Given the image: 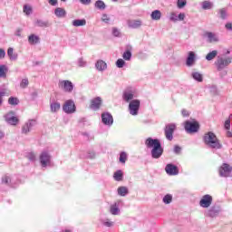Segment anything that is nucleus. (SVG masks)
<instances>
[{
    "instance_id": "obj_35",
    "label": "nucleus",
    "mask_w": 232,
    "mask_h": 232,
    "mask_svg": "<svg viewBox=\"0 0 232 232\" xmlns=\"http://www.w3.org/2000/svg\"><path fill=\"white\" fill-rule=\"evenodd\" d=\"M1 77H6V66L0 65V78Z\"/></svg>"
},
{
    "instance_id": "obj_11",
    "label": "nucleus",
    "mask_w": 232,
    "mask_h": 232,
    "mask_svg": "<svg viewBox=\"0 0 232 232\" xmlns=\"http://www.w3.org/2000/svg\"><path fill=\"white\" fill-rule=\"evenodd\" d=\"M50 159H52V157L50 156V154H48V152L44 151L41 153L40 163L43 166V168H46V166H50Z\"/></svg>"
},
{
    "instance_id": "obj_33",
    "label": "nucleus",
    "mask_w": 232,
    "mask_h": 232,
    "mask_svg": "<svg viewBox=\"0 0 232 232\" xmlns=\"http://www.w3.org/2000/svg\"><path fill=\"white\" fill-rule=\"evenodd\" d=\"M8 103L12 106H16V104H19V100L17 98L10 97L8 99Z\"/></svg>"
},
{
    "instance_id": "obj_13",
    "label": "nucleus",
    "mask_w": 232,
    "mask_h": 232,
    "mask_svg": "<svg viewBox=\"0 0 232 232\" xmlns=\"http://www.w3.org/2000/svg\"><path fill=\"white\" fill-rule=\"evenodd\" d=\"M5 121L12 126H17L19 119L14 115V112H9L5 115Z\"/></svg>"
},
{
    "instance_id": "obj_5",
    "label": "nucleus",
    "mask_w": 232,
    "mask_h": 232,
    "mask_svg": "<svg viewBox=\"0 0 232 232\" xmlns=\"http://www.w3.org/2000/svg\"><path fill=\"white\" fill-rule=\"evenodd\" d=\"M218 70H224L226 66L231 64V58H218L215 63Z\"/></svg>"
},
{
    "instance_id": "obj_4",
    "label": "nucleus",
    "mask_w": 232,
    "mask_h": 232,
    "mask_svg": "<svg viewBox=\"0 0 232 232\" xmlns=\"http://www.w3.org/2000/svg\"><path fill=\"white\" fill-rule=\"evenodd\" d=\"M140 108V101L132 100L129 104V111L130 115H138Z\"/></svg>"
},
{
    "instance_id": "obj_51",
    "label": "nucleus",
    "mask_w": 232,
    "mask_h": 232,
    "mask_svg": "<svg viewBox=\"0 0 232 232\" xmlns=\"http://www.w3.org/2000/svg\"><path fill=\"white\" fill-rule=\"evenodd\" d=\"M27 159L30 160H35V154L34 152H29L27 154Z\"/></svg>"
},
{
    "instance_id": "obj_21",
    "label": "nucleus",
    "mask_w": 232,
    "mask_h": 232,
    "mask_svg": "<svg viewBox=\"0 0 232 232\" xmlns=\"http://www.w3.org/2000/svg\"><path fill=\"white\" fill-rule=\"evenodd\" d=\"M56 17H66V10L64 8L58 7L54 10Z\"/></svg>"
},
{
    "instance_id": "obj_34",
    "label": "nucleus",
    "mask_w": 232,
    "mask_h": 232,
    "mask_svg": "<svg viewBox=\"0 0 232 232\" xmlns=\"http://www.w3.org/2000/svg\"><path fill=\"white\" fill-rule=\"evenodd\" d=\"M123 99H124V101H126V102H130V101H131V99H133V93L125 92L123 94Z\"/></svg>"
},
{
    "instance_id": "obj_3",
    "label": "nucleus",
    "mask_w": 232,
    "mask_h": 232,
    "mask_svg": "<svg viewBox=\"0 0 232 232\" xmlns=\"http://www.w3.org/2000/svg\"><path fill=\"white\" fill-rule=\"evenodd\" d=\"M184 128L187 133H197L198 130H200V123L195 120L186 121L184 123Z\"/></svg>"
},
{
    "instance_id": "obj_40",
    "label": "nucleus",
    "mask_w": 232,
    "mask_h": 232,
    "mask_svg": "<svg viewBox=\"0 0 232 232\" xmlns=\"http://www.w3.org/2000/svg\"><path fill=\"white\" fill-rule=\"evenodd\" d=\"M193 79H195L196 81H198V82H202V74L198 73V72H194L192 74Z\"/></svg>"
},
{
    "instance_id": "obj_30",
    "label": "nucleus",
    "mask_w": 232,
    "mask_h": 232,
    "mask_svg": "<svg viewBox=\"0 0 232 232\" xmlns=\"http://www.w3.org/2000/svg\"><path fill=\"white\" fill-rule=\"evenodd\" d=\"M36 24L41 28H47V26H50V23H48V21H43V20H37Z\"/></svg>"
},
{
    "instance_id": "obj_28",
    "label": "nucleus",
    "mask_w": 232,
    "mask_h": 232,
    "mask_svg": "<svg viewBox=\"0 0 232 232\" xmlns=\"http://www.w3.org/2000/svg\"><path fill=\"white\" fill-rule=\"evenodd\" d=\"M118 195H120L121 197H126V195H128V188L126 187L118 188Z\"/></svg>"
},
{
    "instance_id": "obj_42",
    "label": "nucleus",
    "mask_w": 232,
    "mask_h": 232,
    "mask_svg": "<svg viewBox=\"0 0 232 232\" xmlns=\"http://www.w3.org/2000/svg\"><path fill=\"white\" fill-rule=\"evenodd\" d=\"M124 64H126V62H124V60H122V59H118L116 62V66L118 68H123Z\"/></svg>"
},
{
    "instance_id": "obj_58",
    "label": "nucleus",
    "mask_w": 232,
    "mask_h": 232,
    "mask_svg": "<svg viewBox=\"0 0 232 232\" xmlns=\"http://www.w3.org/2000/svg\"><path fill=\"white\" fill-rule=\"evenodd\" d=\"M80 2H81L82 5H90V3H92V0H80Z\"/></svg>"
},
{
    "instance_id": "obj_41",
    "label": "nucleus",
    "mask_w": 232,
    "mask_h": 232,
    "mask_svg": "<svg viewBox=\"0 0 232 232\" xmlns=\"http://www.w3.org/2000/svg\"><path fill=\"white\" fill-rule=\"evenodd\" d=\"M122 57L125 61H130V59H131V52L126 51L125 53H123Z\"/></svg>"
},
{
    "instance_id": "obj_43",
    "label": "nucleus",
    "mask_w": 232,
    "mask_h": 232,
    "mask_svg": "<svg viewBox=\"0 0 232 232\" xmlns=\"http://www.w3.org/2000/svg\"><path fill=\"white\" fill-rule=\"evenodd\" d=\"M186 5H188L186 0H178V8H184Z\"/></svg>"
},
{
    "instance_id": "obj_48",
    "label": "nucleus",
    "mask_w": 232,
    "mask_h": 232,
    "mask_svg": "<svg viewBox=\"0 0 232 232\" xmlns=\"http://www.w3.org/2000/svg\"><path fill=\"white\" fill-rule=\"evenodd\" d=\"M209 217H216V215H218V210H215V208H211L208 211Z\"/></svg>"
},
{
    "instance_id": "obj_54",
    "label": "nucleus",
    "mask_w": 232,
    "mask_h": 232,
    "mask_svg": "<svg viewBox=\"0 0 232 232\" xmlns=\"http://www.w3.org/2000/svg\"><path fill=\"white\" fill-rule=\"evenodd\" d=\"M103 225L106 226V227H111L113 226V222L105 221V222H103Z\"/></svg>"
},
{
    "instance_id": "obj_23",
    "label": "nucleus",
    "mask_w": 232,
    "mask_h": 232,
    "mask_svg": "<svg viewBox=\"0 0 232 232\" xmlns=\"http://www.w3.org/2000/svg\"><path fill=\"white\" fill-rule=\"evenodd\" d=\"M161 16H162V13H160V10H155L150 14L151 19H153L154 21H159Z\"/></svg>"
},
{
    "instance_id": "obj_32",
    "label": "nucleus",
    "mask_w": 232,
    "mask_h": 232,
    "mask_svg": "<svg viewBox=\"0 0 232 232\" xmlns=\"http://www.w3.org/2000/svg\"><path fill=\"white\" fill-rule=\"evenodd\" d=\"M95 6L96 8H99V10H104V8H106V5L104 4V2L99 0L95 3Z\"/></svg>"
},
{
    "instance_id": "obj_59",
    "label": "nucleus",
    "mask_w": 232,
    "mask_h": 232,
    "mask_svg": "<svg viewBox=\"0 0 232 232\" xmlns=\"http://www.w3.org/2000/svg\"><path fill=\"white\" fill-rule=\"evenodd\" d=\"M181 113H182L183 117H189V112H188V111H186V110H183L181 111Z\"/></svg>"
},
{
    "instance_id": "obj_37",
    "label": "nucleus",
    "mask_w": 232,
    "mask_h": 232,
    "mask_svg": "<svg viewBox=\"0 0 232 232\" xmlns=\"http://www.w3.org/2000/svg\"><path fill=\"white\" fill-rule=\"evenodd\" d=\"M30 84V82L28 79H23L22 82H20V87L21 88H28V85Z\"/></svg>"
},
{
    "instance_id": "obj_64",
    "label": "nucleus",
    "mask_w": 232,
    "mask_h": 232,
    "mask_svg": "<svg viewBox=\"0 0 232 232\" xmlns=\"http://www.w3.org/2000/svg\"><path fill=\"white\" fill-rule=\"evenodd\" d=\"M112 1H118V0H112Z\"/></svg>"
},
{
    "instance_id": "obj_38",
    "label": "nucleus",
    "mask_w": 232,
    "mask_h": 232,
    "mask_svg": "<svg viewBox=\"0 0 232 232\" xmlns=\"http://www.w3.org/2000/svg\"><path fill=\"white\" fill-rule=\"evenodd\" d=\"M171 200H173V197H171V195H166L163 198L164 204H171Z\"/></svg>"
},
{
    "instance_id": "obj_2",
    "label": "nucleus",
    "mask_w": 232,
    "mask_h": 232,
    "mask_svg": "<svg viewBox=\"0 0 232 232\" xmlns=\"http://www.w3.org/2000/svg\"><path fill=\"white\" fill-rule=\"evenodd\" d=\"M203 141L208 148L212 150H220L222 149V143L220 140L217 137V135L211 131H208L204 134Z\"/></svg>"
},
{
    "instance_id": "obj_61",
    "label": "nucleus",
    "mask_w": 232,
    "mask_h": 232,
    "mask_svg": "<svg viewBox=\"0 0 232 232\" xmlns=\"http://www.w3.org/2000/svg\"><path fill=\"white\" fill-rule=\"evenodd\" d=\"M225 26H226L227 30H232V24L231 23L227 24Z\"/></svg>"
},
{
    "instance_id": "obj_27",
    "label": "nucleus",
    "mask_w": 232,
    "mask_h": 232,
    "mask_svg": "<svg viewBox=\"0 0 232 232\" xmlns=\"http://www.w3.org/2000/svg\"><path fill=\"white\" fill-rule=\"evenodd\" d=\"M60 110H61V103L53 102L51 104V111L53 113H55L56 111H59Z\"/></svg>"
},
{
    "instance_id": "obj_55",
    "label": "nucleus",
    "mask_w": 232,
    "mask_h": 232,
    "mask_svg": "<svg viewBox=\"0 0 232 232\" xmlns=\"http://www.w3.org/2000/svg\"><path fill=\"white\" fill-rule=\"evenodd\" d=\"M5 55H6V53L0 48V59H5Z\"/></svg>"
},
{
    "instance_id": "obj_62",
    "label": "nucleus",
    "mask_w": 232,
    "mask_h": 232,
    "mask_svg": "<svg viewBox=\"0 0 232 232\" xmlns=\"http://www.w3.org/2000/svg\"><path fill=\"white\" fill-rule=\"evenodd\" d=\"M227 137H228V138L232 137V132L230 130L227 131Z\"/></svg>"
},
{
    "instance_id": "obj_60",
    "label": "nucleus",
    "mask_w": 232,
    "mask_h": 232,
    "mask_svg": "<svg viewBox=\"0 0 232 232\" xmlns=\"http://www.w3.org/2000/svg\"><path fill=\"white\" fill-rule=\"evenodd\" d=\"M49 5L55 6V5H57V0H49Z\"/></svg>"
},
{
    "instance_id": "obj_47",
    "label": "nucleus",
    "mask_w": 232,
    "mask_h": 232,
    "mask_svg": "<svg viewBox=\"0 0 232 232\" xmlns=\"http://www.w3.org/2000/svg\"><path fill=\"white\" fill-rule=\"evenodd\" d=\"M220 17L221 19H226L227 13L226 12V9H220L219 10Z\"/></svg>"
},
{
    "instance_id": "obj_31",
    "label": "nucleus",
    "mask_w": 232,
    "mask_h": 232,
    "mask_svg": "<svg viewBox=\"0 0 232 232\" xmlns=\"http://www.w3.org/2000/svg\"><path fill=\"white\" fill-rule=\"evenodd\" d=\"M202 8L203 10H211V8H213V4L209 1H204L202 3Z\"/></svg>"
},
{
    "instance_id": "obj_26",
    "label": "nucleus",
    "mask_w": 232,
    "mask_h": 232,
    "mask_svg": "<svg viewBox=\"0 0 232 232\" xmlns=\"http://www.w3.org/2000/svg\"><path fill=\"white\" fill-rule=\"evenodd\" d=\"M74 26H86V19H76L72 21Z\"/></svg>"
},
{
    "instance_id": "obj_44",
    "label": "nucleus",
    "mask_w": 232,
    "mask_h": 232,
    "mask_svg": "<svg viewBox=\"0 0 232 232\" xmlns=\"http://www.w3.org/2000/svg\"><path fill=\"white\" fill-rule=\"evenodd\" d=\"M7 55H8V57H10V59H15V57L14 56V48H12V47L8 48Z\"/></svg>"
},
{
    "instance_id": "obj_7",
    "label": "nucleus",
    "mask_w": 232,
    "mask_h": 232,
    "mask_svg": "<svg viewBox=\"0 0 232 232\" xmlns=\"http://www.w3.org/2000/svg\"><path fill=\"white\" fill-rule=\"evenodd\" d=\"M213 203V197H211V195H204L200 201H199V206L201 208H209V206H211V204Z\"/></svg>"
},
{
    "instance_id": "obj_8",
    "label": "nucleus",
    "mask_w": 232,
    "mask_h": 232,
    "mask_svg": "<svg viewBox=\"0 0 232 232\" xmlns=\"http://www.w3.org/2000/svg\"><path fill=\"white\" fill-rule=\"evenodd\" d=\"M101 106H102V99H101V97H96L91 100L90 109L93 110V111L101 110Z\"/></svg>"
},
{
    "instance_id": "obj_63",
    "label": "nucleus",
    "mask_w": 232,
    "mask_h": 232,
    "mask_svg": "<svg viewBox=\"0 0 232 232\" xmlns=\"http://www.w3.org/2000/svg\"><path fill=\"white\" fill-rule=\"evenodd\" d=\"M3 137H5V133H3V131L0 130V139H3Z\"/></svg>"
},
{
    "instance_id": "obj_29",
    "label": "nucleus",
    "mask_w": 232,
    "mask_h": 232,
    "mask_svg": "<svg viewBox=\"0 0 232 232\" xmlns=\"http://www.w3.org/2000/svg\"><path fill=\"white\" fill-rule=\"evenodd\" d=\"M126 160H128V153H126L125 151L120 153L119 161H120L121 164H126Z\"/></svg>"
},
{
    "instance_id": "obj_57",
    "label": "nucleus",
    "mask_w": 232,
    "mask_h": 232,
    "mask_svg": "<svg viewBox=\"0 0 232 232\" xmlns=\"http://www.w3.org/2000/svg\"><path fill=\"white\" fill-rule=\"evenodd\" d=\"M3 97H5V92H0V106L3 104Z\"/></svg>"
},
{
    "instance_id": "obj_16",
    "label": "nucleus",
    "mask_w": 232,
    "mask_h": 232,
    "mask_svg": "<svg viewBox=\"0 0 232 232\" xmlns=\"http://www.w3.org/2000/svg\"><path fill=\"white\" fill-rule=\"evenodd\" d=\"M165 171L168 175H179V168L173 164H168L165 168Z\"/></svg>"
},
{
    "instance_id": "obj_39",
    "label": "nucleus",
    "mask_w": 232,
    "mask_h": 232,
    "mask_svg": "<svg viewBox=\"0 0 232 232\" xmlns=\"http://www.w3.org/2000/svg\"><path fill=\"white\" fill-rule=\"evenodd\" d=\"M24 14H26V15H30L32 14V6L30 5H24Z\"/></svg>"
},
{
    "instance_id": "obj_45",
    "label": "nucleus",
    "mask_w": 232,
    "mask_h": 232,
    "mask_svg": "<svg viewBox=\"0 0 232 232\" xmlns=\"http://www.w3.org/2000/svg\"><path fill=\"white\" fill-rule=\"evenodd\" d=\"M224 128H225V130L231 129V120L229 118L227 120H226Z\"/></svg>"
},
{
    "instance_id": "obj_22",
    "label": "nucleus",
    "mask_w": 232,
    "mask_h": 232,
    "mask_svg": "<svg viewBox=\"0 0 232 232\" xmlns=\"http://www.w3.org/2000/svg\"><path fill=\"white\" fill-rule=\"evenodd\" d=\"M124 177V174L122 173V170H117L116 172H114L113 174V179L114 180H116L117 182H121V180H122V178Z\"/></svg>"
},
{
    "instance_id": "obj_6",
    "label": "nucleus",
    "mask_w": 232,
    "mask_h": 232,
    "mask_svg": "<svg viewBox=\"0 0 232 232\" xmlns=\"http://www.w3.org/2000/svg\"><path fill=\"white\" fill-rule=\"evenodd\" d=\"M59 88L70 93L73 92V83L68 80H63L59 82Z\"/></svg>"
},
{
    "instance_id": "obj_20",
    "label": "nucleus",
    "mask_w": 232,
    "mask_h": 232,
    "mask_svg": "<svg viewBox=\"0 0 232 232\" xmlns=\"http://www.w3.org/2000/svg\"><path fill=\"white\" fill-rule=\"evenodd\" d=\"M128 24L130 28H140L142 22L140 20H130Z\"/></svg>"
},
{
    "instance_id": "obj_46",
    "label": "nucleus",
    "mask_w": 232,
    "mask_h": 232,
    "mask_svg": "<svg viewBox=\"0 0 232 232\" xmlns=\"http://www.w3.org/2000/svg\"><path fill=\"white\" fill-rule=\"evenodd\" d=\"M10 182H11L10 177L4 176L2 178V184H10Z\"/></svg>"
},
{
    "instance_id": "obj_49",
    "label": "nucleus",
    "mask_w": 232,
    "mask_h": 232,
    "mask_svg": "<svg viewBox=\"0 0 232 232\" xmlns=\"http://www.w3.org/2000/svg\"><path fill=\"white\" fill-rule=\"evenodd\" d=\"M112 34L114 35V37H119L121 35V31H119V29H117V28L113 27Z\"/></svg>"
},
{
    "instance_id": "obj_52",
    "label": "nucleus",
    "mask_w": 232,
    "mask_h": 232,
    "mask_svg": "<svg viewBox=\"0 0 232 232\" xmlns=\"http://www.w3.org/2000/svg\"><path fill=\"white\" fill-rule=\"evenodd\" d=\"M180 151H182V148H180L179 145H176L174 147V153H176L177 155H179L180 153Z\"/></svg>"
},
{
    "instance_id": "obj_12",
    "label": "nucleus",
    "mask_w": 232,
    "mask_h": 232,
    "mask_svg": "<svg viewBox=\"0 0 232 232\" xmlns=\"http://www.w3.org/2000/svg\"><path fill=\"white\" fill-rule=\"evenodd\" d=\"M63 111H65V113H75V103L72 100L65 102Z\"/></svg>"
},
{
    "instance_id": "obj_15",
    "label": "nucleus",
    "mask_w": 232,
    "mask_h": 232,
    "mask_svg": "<svg viewBox=\"0 0 232 232\" xmlns=\"http://www.w3.org/2000/svg\"><path fill=\"white\" fill-rule=\"evenodd\" d=\"M35 124H37V122L34 120H30L22 127V132L25 134L30 133V130H32Z\"/></svg>"
},
{
    "instance_id": "obj_50",
    "label": "nucleus",
    "mask_w": 232,
    "mask_h": 232,
    "mask_svg": "<svg viewBox=\"0 0 232 232\" xmlns=\"http://www.w3.org/2000/svg\"><path fill=\"white\" fill-rule=\"evenodd\" d=\"M102 21L106 24L110 23V16L108 14H102Z\"/></svg>"
},
{
    "instance_id": "obj_18",
    "label": "nucleus",
    "mask_w": 232,
    "mask_h": 232,
    "mask_svg": "<svg viewBox=\"0 0 232 232\" xmlns=\"http://www.w3.org/2000/svg\"><path fill=\"white\" fill-rule=\"evenodd\" d=\"M187 66H193L195 64V52H188V56L186 61Z\"/></svg>"
},
{
    "instance_id": "obj_19",
    "label": "nucleus",
    "mask_w": 232,
    "mask_h": 232,
    "mask_svg": "<svg viewBox=\"0 0 232 232\" xmlns=\"http://www.w3.org/2000/svg\"><path fill=\"white\" fill-rule=\"evenodd\" d=\"M204 37H208L209 43H217L218 41V38L215 35V34L211 32H206L203 34Z\"/></svg>"
},
{
    "instance_id": "obj_10",
    "label": "nucleus",
    "mask_w": 232,
    "mask_h": 232,
    "mask_svg": "<svg viewBox=\"0 0 232 232\" xmlns=\"http://www.w3.org/2000/svg\"><path fill=\"white\" fill-rule=\"evenodd\" d=\"M177 126L173 123L169 124L165 128V136L168 140H173V133L176 130Z\"/></svg>"
},
{
    "instance_id": "obj_53",
    "label": "nucleus",
    "mask_w": 232,
    "mask_h": 232,
    "mask_svg": "<svg viewBox=\"0 0 232 232\" xmlns=\"http://www.w3.org/2000/svg\"><path fill=\"white\" fill-rule=\"evenodd\" d=\"M170 21H179V19L177 18V14L175 13L170 14Z\"/></svg>"
},
{
    "instance_id": "obj_56",
    "label": "nucleus",
    "mask_w": 232,
    "mask_h": 232,
    "mask_svg": "<svg viewBox=\"0 0 232 232\" xmlns=\"http://www.w3.org/2000/svg\"><path fill=\"white\" fill-rule=\"evenodd\" d=\"M185 18H186V14L184 13H181L179 14V21H184Z\"/></svg>"
},
{
    "instance_id": "obj_17",
    "label": "nucleus",
    "mask_w": 232,
    "mask_h": 232,
    "mask_svg": "<svg viewBox=\"0 0 232 232\" xmlns=\"http://www.w3.org/2000/svg\"><path fill=\"white\" fill-rule=\"evenodd\" d=\"M95 67L98 70V72H104V70L108 68V64L106 63V62L102 60H98L96 62Z\"/></svg>"
},
{
    "instance_id": "obj_24",
    "label": "nucleus",
    "mask_w": 232,
    "mask_h": 232,
    "mask_svg": "<svg viewBox=\"0 0 232 232\" xmlns=\"http://www.w3.org/2000/svg\"><path fill=\"white\" fill-rule=\"evenodd\" d=\"M40 38L39 36L35 35V34H31L28 37V42L30 43V44H37V43H39Z\"/></svg>"
},
{
    "instance_id": "obj_25",
    "label": "nucleus",
    "mask_w": 232,
    "mask_h": 232,
    "mask_svg": "<svg viewBox=\"0 0 232 232\" xmlns=\"http://www.w3.org/2000/svg\"><path fill=\"white\" fill-rule=\"evenodd\" d=\"M217 55H218V51L214 50L206 55V59H207V61H213V59H215V57H217Z\"/></svg>"
},
{
    "instance_id": "obj_9",
    "label": "nucleus",
    "mask_w": 232,
    "mask_h": 232,
    "mask_svg": "<svg viewBox=\"0 0 232 232\" xmlns=\"http://www.w3.org/2000/svg\"><path fill=\"white\" fill-rule=\"evenodd\" d=\"M231 171H232L231 166H229V164H227V163H224L219 168V175H220V177H231Z\"/></svg>"
},
{
    "instance_id": "obj_36",
    "label": "nucleus",
    "mask_w": 232,
    "mask_h": 232,
    "mask_svg": "<svg viewBox=\"0 0 232 232\" xmlns=\"http://www.w3.org/2000/svg\"><path fill=\"white\" fill-rule=\"evenodd\" d=\"M111 215H119V208L117 207V205L111 206Z\"/></svg>"
},
{
    "instance_id": "obj_14",
    "label": "nucleus",
    "mask_w": 232,
    "mask_h": 232,
    "mask_svg": "<svg viewBox=\"0 0 232 232\" xmlns=\"http://www.w3.org/2000/svg\"><path fill=\"white\" fill-rule=\"evenodd\" d=\"M102 121L106 126H111L113 124V116L109 112H104L102 114Z\"/></svg>"
},
{
    "instance_id": "obj_1",
    "label": "nucleus",
    "mask_w": 232,
    "mask_h": 232,
    "mask_svg": "<svg viewBox=\"0 0 232 232\" xmlns=\"http://www.w3.org/2000/svg\"><path fill=\"white\" fill-rule=\"evenodd\" d=\"M145 145L147 148H151V157L152 159H160L162 154L164 153V149H162V145L160 144V140L158 139L148 138L145 140Z\"/></svg>"
}]
</instances>
